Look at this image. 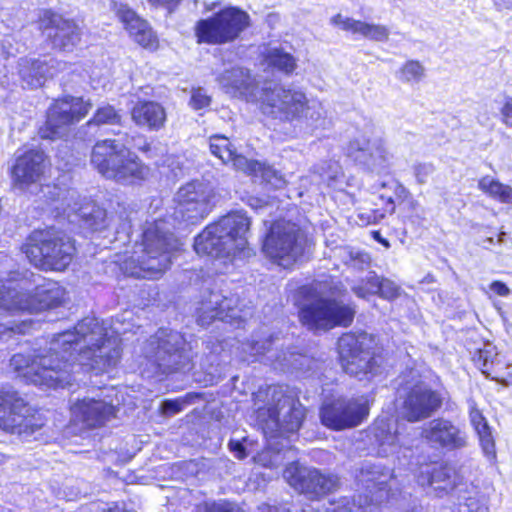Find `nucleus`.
Instances as JSON below:
<instances>
[{
  "label": "nucleus",
  "mask_w": 512,
  "mask_h": 512,
  "mask_svg": "<svg viewBox=\"0 0 512 512\" xmlns=\"http://www.w3.org/2000/svg\"><path fill=\"white\" fill-rule=\"evenodd\" d=\"M442 404L441 395L426 386H416L403 404V416L410 422L430 417Z\"/></svg>",
  "instance_id": "24"
},
{
  "label": "nucleus",
  "mask_w": 512,
  "mask_h": 512,
  "mask_svg": "<svg viewBox=\"0 0 512 512\" xmlns=\"http://www.w3.org/2000/svg\"><path fill=\"white\" fill-rule=\"evenodd\" d=\"M271 343V339H266L265 341L253 340L251 343L245 344L243 350L249 352L252 356H256L268 351Z\"/></svg>",
  "instance_id": "53"
},
{
  "label": "nucleus",
  "mask_w": 512,
  "mask_h": 512,
  "mask_svg": "<svg viewBox=\"0 0 512 512\" xmlns=\"http://www.w3.org/2000/svg\"><path fill=\"white\" fill-rule=\"evenodd\" d=\"M306 98L300 89L275 85L273 88H263L259 100L264 115L282 122H291L300 119Z\"/></svg>",
  "instance_id": "14"
},
{
  "label": "nucleus",
  "mask_w": 512,
  "mask_h": 512,
  "mask_svg": "<svg viewBox=\"0 0 512 512\" xmlns=\"http://www.w3.org/2000/svg\"><path fill=\"white\" fill-rule=\"evenodd\" d=\"M218 81L221 87L233 96H244L247 100H256L260 97L258 83L249 70L242 67H233L222 73Z\"/></svg>",
  "instance_id": "29"
},
{
  "label": "nucleus",
  "mask_w": 512,
  "mask_h": 512,
  "mask_svg": "<svg viewBox=\"0 0 512 512\" xmlns=\"http://www.w3.org/2000/svg\"><path fill=\"white\" fill-rule=\"evenodd\" d=\"M75 215L79 217L81 225L91 230H101L106 227L107 214L106 211L96 203L88 201L84 204L71 208Z\"/></svg>",
  "instance_id": "36"
},
{
  "label": "nucleus",
  "mask_w": 512,
  "mask_h": 512,
  "mask_svg": "<svg viewBox=\"0 0 512 512\" xmlns=\"http://www.w3.org/2000/svg\"><path fill=\"white\" fill-rule=\"evenodd\" d=\"M250 26V16L237 7H227L194 27L197 43L222 45L235 41Z\"/></svg>",
  "instance_id": "10"
},
{
  "label": "nucleus",
  "mask_w": 512,
  "mask_h": 512,
  "mask_svg": "<svg viewBox=\"0 0 512 512\" xmlns=\"http://www.w3.org/2000/svg\"><path fill=\"white\" fill-rule=\"evenodd\" d=\"M121 120V116L111 105H105L99 107L93 118L88 122L89 125H103V124H118Z\"/></svg>",
  "instance_id": "45"
},
{
  "label": "nucleus",
  "mask_w": 512,
  "mask_h": 512,
  "mask_svg": "<svg viewBox=\"0 0 512 512\" xmlns=\"http://www.w3.org/2000/svg\"><path fill=\"white\" fill-rule=\"evenodd\" d=\"M151 9L163 10L171 15L177 9L182 0H146Z\"/></svg>",
  "instance_id": "51"
},
{
  "label": "nucleus",
  "mask_w": 512,
  "mask_h": 512,
  "mask_svg": "<svg viewBox=\"0 0 512 512\" xmlns=\"http://www.w3.org/2000/svg\"><path fill=\"white\" fill-rule=\"evenodd\" d=\"M502 122L512 127V98H508L501 109Z\"/></svg>",
  "instance_id": "57"
},
{
  "label": "nucleus",
  "mask_w": 512,
  "mask_h": 512,
  "mask_svg": "<svg viewBox=\"0 0 512 512\" xmlns=\"http://www.w3.org/2000/svg\"><path fill=\"white\" fill-rule=\"evenodd\" d=\"M265 62L277 71L291 75L298 67V60L281 47H271L264 52Z\"/></svg>",
  "instance_id": "39"
},
{
  "label": "nucleus",
  "mask_w": 512,
  "mask_h": 512,
  "mask_svg": "<svg viewBox=\"0 0 512 512\" xmlns=\"http://www.w3.org/2000/svg\"><path fill=\"white\" fill-rule=\"evenodd\" d=\"M373 435L378 444V454L384 457L397 453L404 442L399 431L397 421H376L373 427Z\"/></svg>",
  "instance_id": "33"
},
{
  "label": "nucleus",
  "mask_w": 512,
  "mask_h": 512,
  "mask_svg": "<svg viewBox=\"0 0 512 512\" xmlns=\"http://www.w3.org/2000/svg\"><path fill=\"white\" fill-rule=\"evenodd\" d=\"M280 20V17L278 14H275V13H270L267 15V18H266V22L270 25V26H274L276 23H278Z\"/></svg>",
  "instance_id": "60"
},
{
  "label": "nucleus",
  "mask_w": 512,
  "mask_h": 512,
  "mask_svg": "<svg viewBox=\"0 0 512 512\" xmlns=\"http://www.w3.org/2000/svg\"><path fill=\"white\" fill-rule=\"evenodd\" d=\"M413 173L417 183L424 185L435 173V166L428 162L417 163L413 166Z\"/></svg>",
  "instance_id": "49"
},
{
  "label": "nucleus",
  "mask_w": 512,
  "mask_h": 512,
  "mask_svg": "<svg viewBox=\"0 0 512 512\" xmlns=\"http://www.w3.org/2000/svg\"><path fill=\"white\" fill-rule=\"evenodd\" d=\"M236 302V299L228 298L220 292H210L208 298H205L197 308L198 323L207 326L214 319L231 323L242 319Z\"/></svg>",
  "instance_id": "22"
},
{
  "label": "nucleus",
  "mask_w": 512,
  "mask_h": 512,
  "mask_svg": "<svg viewBox=\"0 0 512 512\" xmlns=\"http://www.w3.org/2000/svg\"><path fill=\"white\" fill-rule=\"evenodd\" d=\"M373 343V338L366 333L344 334L339 338L341 365L359 381H370L380 372L382 359L371 351Z\"/></svg>",
  "instance_id": "9"
},
{
  "label": "nucleus",
  "mask_w": 512,
  "mask_h": 512,
  "mask_svg": "<svg viewBox=\"0 0 512 512\" xmlns=\"http://www.w3.org/2000/svg\"><path fill=\"white\" fill-rule=\"evenodd\" d=\"M325 112L322 104L315 100H308L306 98V105H304L300 119L307 127L317 129L324 126Z\"/></svg>",
  "instance_id": "42"
},
{
  "label": "nucleus",
  "mask_w": 512,
  "mask_h": 512,
  "mask_svg": "<svg viewBox=\"0 0 512 512\" xmlns=\"http://www.w3.org/2000/svg\"><path fill=\"white\" fill-rule=\"evenodd\" d=\"M71 420L85 428H98L116 416V407L105 398L84 397L70 408Z\"/></svg>",
  "instance_id": "20"
},
{
  "label": "nucleus",
  "mask_w": 512,
  "mask_h": 512,
  "mask_svg": "<svg viewBox=\"0 0 512 512\" xmlns=\"http://www.w3.org/2000/svg\"><path fill=\"white\" fill-rule=\"evenodd\" d=\"M330 23L342 31L370 41L387 42L390 37V29L386 25L357 20L341 13L331 17Z\"/></svg>",
  "instance_id": "30"
},
{
  "label": "nucleus",
  "mask_w": 512,
  "mask_h": 512,
  "mask_svg": "<svg viewBox=\"0 0 512 512\" xmlns=\"http://www.w3.org/2000/svg\"><path fill=\"white\" fill-rule=\"evenodd\" d=\"M358 481L370 494L371 501L379 504L389 498L395 478L390 469L381 465H366L361 469Z\"/></svg>",
  "instance_id": "25"
},
{
  "label": "nucleus",
  "mask_w": 512,
  "mask_h": 512,
  "mask_svg": "<svg viewBox=\"0 0 512 512\" xmlns=\"http://www.w3.org/2000/svg\"><path fill=\"white\" fill-rule=\"evenodd\" d=\"M92 108L89 101L81 97L66 96L55 100L47 111V120L40 128L43 139H62L68 136L72 127L83 119Z\"/></svg>",
  "instance_id": "13"
},
{
  "label": "nucleus",
  "mask_w": 512,
  "mask_h": 512,
  "mask_svg": "<svg viewBox=\"0 0 512 512\" xmlns=\"http://www.w3.org/2000/svg\"><path fill=\"white\" fill-rule=\"evenodd\" d=\"M230 450L234 453L235 457L238 459H244L247 457V453L245 451L242 443L238 441H230L229 443Z\"/></svg>",
  "instance_id": "58"
},
{
  "label": "nucleus",
  "mask_w": 512,
  "mask_h": 512,
  "mask_svg": "<svg viewBox=\"0 0 512 512\" xmlns=\"http://www.w3.org/2000/svg\"><path fill=\"white\" fill-rule=\"evenodd\" d=\"M64 296L63 288L54 281H44L35 288L33 296L18 290L13 282L0 280V316L19 312H37L58 306Z\"/></svg>",
  "instance_id": "7"
},
{
  "label": "nucleus",
  "mask_w": 512,
  "mask_h": 512,
  "mask_svg": "<svg viewBox=\"0 0 512 512\" xmlns=\"http://www.w3.org/2000/svg\"><path fill=\"white\" fill-rule=\"evenodd\" d=\"M138 149H140L141 151H143L145 153H149L151 151V144L144 141L142 146H138Z\"/></svg>",
  "instance_id": "63"
},
{
  "label": "nucleus",
  "mask_w": 512,
  "mask_h": 512,
  "mask_svg": "<svg viewBox=\"0 0 512 512\" xmlns=\"http://www.w3.org/2000/svg\"><path fill=\"white\" fill-rule=\"evenodd\" d=\"M380 198L383 201H386L389 206H391L390 211L394 210V201H393V197L391 195H387L385 193H382V194H380Z\"/></svg>",
  "instance_id": "61"
},
{
  "label": "nucleus",
  "mask_w": 512,
  "mask_h": 512,
  "mask_svg": "<svg viewBox=\"0 0 512 512\" xmlns=\"http://www.w3.org/2000/svg\"><path fill=\"white\" fill-rule=\"evenodd\" d=\"M358 481L370 494L371 501L379 504L389 498L395 478L390 469L381 465H366L361 469Z\"/></svg>",
  "instance_id": "26"
},
{
  "label": "nucleus",
  "mask_w": 512,
  "mask_h": 512,
  "mask_svg": "<svg viewBox=\"0 0 512 512\" xmlns=\"http://www.w3.org/2000/svg\"><path fill=\"white\" fill-rule=\"evenodd\" d=\"M307 238L300 227L289 221L275 222L265 238V254L279 266L289 268L305 253Z\"/></svg>",
  "instance_id": "11"
},
{
  "label": "nucleus",
  "mask_w": 512,
  "mask_h": 512,
  "mask_svg": "<svg viewBox=\"0 0 512 512\" xmlns=\"http://www.w3.org/2000/svg\"><path fill=\"white\" fill-rule=\"evenodd\" d=\"M469 416L471 424L479 436L483 452L489 459H494L496 457L495 442L486 419L474 405L470 407Z\"/></svg>",
  "instance_id": "38"
},
{
  "label": "nucleus",
  "mask_w": 512,
  "mask_h": 512,
  "mask_svg": "<svg viewBox=\"0 0 512 512\" xmlns=\"http://www.w3.org/2000/svg\"><path fill=\"white\" fill-rule=\"evenodd\" d=\"M307 296L299 309V318L309 330H329L337 326L348 327L354 319L355 308L336 299L324 296L316 288L304 287Z\"/></svg>",
  "instance_id": "5"
},
{
  "label": "nucleus",
  "mask_w": 512,
  "mask_h": 512,
  "mask_svg": "<svg viewBox=\"0 0 512 512\" xmlns=\"http://www.w3.org/2000/svg\"><path fill=\"white\" fill-rule=\"evenodd\" d=\"M107 328L94 317L81 320L73 331L57 334L48 349L33 355L15 354L10 366L35 385L64 388L72 383L76 367L103 372L116 365L120 358L119 335L125 333L114 324Z\"/></svg>",
  "instance_id": "1"
},
{
  "label": "nucleus",
  "mask_w": 512,
  "mask_h": 512,
  "mask_svg": "<svg viewBox=\"0 0 512 512\" xmlns=\"http://www.w3.org/2000/svg\"><path fill=\"white\" fill-rule=\"evenodd\" d=\"M75 215L79 217L81 225L91 230H101L106 227L107 214L106 211L96 203L88 201L84 204L71 208Z\"/></svg>",
  "instance_id": "37"
},
{
  "label": "nucleus",
  "mask_w": 512,
  "mask_h": 512,
  "mask_svg": "<svg viewBox=\"0 0 512 512\" xmlns=\"http://www.w3.org/2000/svg\"><path fill=\"white\" fill-rule=\"evenodd\" d=\"M274 404L267 408L268 421L266 428L275 433L274 436L284 433H295L301 427L305 417V409L294 398L273 390Z\"/></svg>",
  "instance_id": "17"
},
{
  "label": "nucleus",
  "mask_w": 512,
  "mask_h": 512,
  "mask_svg": "<svg viewBox=\"0 0 512 512\" xmlns=\"http://www.w3.org/2000/svg\"><path fill=\"white\" fill-rule=\"evenodd\" d=\"M43 426L42 416L36 413L16 391H0L1 430L27 439Z\"/></svg>",
  "instance_id": "12"
},
{
  "label": "nucleus",
  "mask_w": 512,
  "mask_h": 512,
  "mask_svg": "<svg viewBox=\"0 0 512 512\" xmlns=\"http://www.w3.org/2000/svg\"><path fill=\"white\" fill-rule=\"evenodd\" d=\"M347 154L359 165L376 173L388 169L392 159L381 137L367 138L363 135L355 137L348 144Z\"/></svg>",
  "instance_id": "18"
},
{
  "label": "nucleus",
  "mask_w": 512,
  "mask_h": 512,
  "mask_svg": "<svg viewBox=\"0 0 512 512\" xmlns=\"http://www.w3.org/2000/svg\"><path fill=\"white\" fill-rule=\"evenodd\" d=\"M32 325L30 319H24L19 323L13 321L6 324H0V338L11 337L14 334H25Z\"/></svg>",
  "instance_id": "47"
},
{
  "label": "nucleus",
  "mask_w": 512,
  "mask_h": 512,
  "mask_svg": "<svg viewBox=\"0 0 512 512\" xmlns=\"http://www.w3.org/2000/svg\"><path fill=\"white\" fill-rule=\"evenodd\" d=\"M368 413V401L365 397L338 398L323 403L320 419L324 426L339 431L358 426Z\"/></svg>",
  "instance_id": "15"
},
{
  "label": "nucleus",
  "mask_w": 512,
  "mask_h": 512,
  "mask_svg": "<svg viewBox=\"0 0 512 512\" xmlns=\"http://www.w3.org/2000/svg\"><path fill=\"white\" fill-rule=\"evenodd\" d=\"M240 171L256 178H260L275 187H281L285 182L279 172L270 166H266L264 163L255 160L247 159V165L242 167Z\"/></svg>",
  "instance_id": "41"
},
{
  "label": "nucleus",
  "mask_w": 512,
  "mask_h": 512,
  "mask_svg": "<svg viewBox=\"0 0 512 512\" xmlns=\"http://www.w3.org/2000/svg\"><path fill=\"white\" fill-rule=\"evenodd\" d=\"M91 163L105 178L122 184H138L150 173V169L117 140L106 139L96 143Z\"/></svg>",
  "instance_id": "4"
},
{
  "label": "nucleus",
  "mask_w": 512,
  "mask_h": 512,
  "mask_svg": "<svg viewBox=\"0 0 512 512\" xmlns=\"http://www.w3.org/2000/svg\"><path fill=\"white\" fill-rule=\"evenodd\" d=\"M131 118L137 126L159 130L166 121V112L155 101H138L131 110Z\"/></svg>",
  "instance_id": "34"
},
{
  "label": "nucleus",
  "mask_w": 512,
  "mask_h": 512,
  "mask_svg": "<svg viewBox=\"0 0 512 512\" xmlns=\"http://www.w3.org/2000/svg\"><path fill=\"white\" fill-rule=\"evenodd\" d=\"M478 188L494 200L504 204H512V187L491 176L482 177L478 181Z\"/></svg>",
  "instance_id": "40"
},
{
  "label": "nucleus",
  "mask_w": 512,
  "mask_h": 512,
  "mask_svg": "<svg viewBox=\"0 0 512 512\" xmlns=\"http://www.w3.org/2000/svg\"><path fill=\"white\" fill-rule=\"evenodd\" d=\"M460 512H488V507L479 499L468 498L466 503L460 505Z\"/></svg>",
  "instance_id": "54"
},
{
  "label": "nucleus",
  "mask_w": 512,
  "mask_h": 512,
  "mask_svg": "<svg viewBox=\"0 0 512 512\" xmlns=\"http://www.w3.org/2000/svg\"><path fill=\"white\" fill-rule=\"evenodd\" d=\"M358 481L370 494L371 501L379 504L389 498L395 478L390 469L381 465H366L361 469Z\"/></svg>",
  "instance_id": "27"
},
{
  "label": "nucleus",
  "mask_w": 512,
  "mask_h": 512,
  "mask_svg": "<svg viewBox=\"0 0 512 512\" xmlns=\"http://www.w3.org/2000/svg\"><path fill=\"white\" fill-rule=\"evenodd\" d=\"M216 6H217V3L206 4L205 9H206V11H212L213 9H215Z\"/></svg>",
  "instance_id": "64"
},
{
  "label": "nucleus",
  "mask_w": 512,
  "mask_h": 512,
  "mask_svg": "<svg viewBox=\"0 0 512 512\" xmlns=\"http://www.w3.org/2000/svg\"><path fill=\"white\" fill-rule=\"evenodd\" d=\"M210 97L207 95L204 89L198 88L192 91L190 104L194 109H202L210 104Z\"/></svg>",
  "instance_id": "52"
},
{
  "label": "nucleus",
  "mask_w": 512,
  "mask_h": 512,
  "mask_svg": "<svg viewBox=\"0 0 512 512\" xmlns=\"http://www.w3.org/2000/svg\"><path fill=\"white\" fill-rule=\"evenodd\" d=\"M42 25L45 34L56 48L72 50L80 41V27L74 21L65 19L59 14L46 12Z\"/></svg>",
  "instance_id": "23"
},
{
  "label": "nucleus",
  "mask_w": 512,
  "mask_h": 512,
  "mask_svg": "<svg viewBox=\"0 0 512 512\" xmlns=\"http://www.w3.org/2000/svg\"><path fill=\"white\" fill-rule=\"evenodd\" d=\"M46 166V156L40 150H29L17 157L11 171L14 187L23 191L40 182Z\"/></svg>",
  "instance_id": "21"
},
{
  "label": "nucleus",
  "mask_w": 512,
  "mask_h": 512,
  "mask_svg": "<svg viewBox=\"0 0 512 512\" xmlns=\"http://www.w3.org/2000/svg\"><path fill=\"white\" fill-rule=\"evenodd\" d=\"M339 254L342 257L344 264L355 270H364L369 266L370 257L367 253L343 248L339 250Z\"/></svg>",
  "instance_id": "44"
},
{
  "label": "nucleus",
  "mask_w": 512,
  "mask_h": 512,
  "mask_svg": "<svg viewBox=\"0 0 512 512\" xmlns=\"http://www.w3.org/2000/svg\"><path fill=\"white\" fill-rule=\"evenodd\" d=\"M26 257L35 267L63 271L74 255L72 241L54 230L34 231L22 246Z\"/></svg>",
  "instance_id": "6"
},
{
  "label": "nucleus",
  "mask_w": 512,
  "mask_h": 512,
  "mask_svg": "<svg viewBox=\"0 0 512 512\" xmlns=\"http://www.w3.org/2000/svg\"><path fill=\"white\" fill-rule=\"evenodd\" d=\"M115 9L118 18L135 42L146 49H157V35L146 20L140 18L127 4H116Z\"/></svg>",
  "instance_id": "28"
},
{
  "label": "nucleus",
  "mask_w": 512,
  "mask_h": 512,
  "mask_svg": "<svg viewBox=\"0 0 512 512\" xmlns=\"http://www.w3.org/2000/svg\"><path fill=\"white\" fill-rule=\"evenodd\" d=\"M64 66L65 63L53 58L48 61L24 58L19 61V75L28 87L37 88L42 86L48 77H53L63 70Z\"/></svg>",
  "instance_id": "31"
},
{
  "label": "nucleus",
  "mask_w": 512,
  "mask_h": 512,
  "mask_svg": "<svg viewBox=\"0 0 512 512\" xmlns=\"http://www.w3.org/2000/svg\"><path fill=\"white\" fill-rule=\"evenodd\" d=\"M254 460L257 464L267 468H277L282 463V457L279 452H274L271 449L263 450L259 453Z\"/></svg>",
  "instance_id": "48"
},
{
  "label": "nucleus",
  "mask_w": 512,
  "mask_h": 512,
  "mask_svg": "<svg viewBox=\"0 0 512 512\" xmlns=\"http://www.w3.org/2000/svg\"><path fill=\"white\" fill-rule=\"evenodd\" d=\"M287 483L298 492L310 499H317L335 491L339 479L333 474H324L316 468L302 466L298 463L289 464L283 473Z\"/></svg>",
  "instance_id": "16"
},
{
  "label": "nucleus",
  "mask_w": 512,
  "mask_h": 512,
  "mask_svg": "<svg viewBox=\"0 0 512 512\" xmlns=\"http://www.w3.org/2000/svg\"><path fill=\"white\" fill-rule=\"evenodd\" d=\"M333 512H378L376 505H368L365 507L357 506L354 503L337 507Z\"/></svg>",
  "instance_id": "55"
},
{
  "label": "nucleus",
  "mask_w": 512,
  "mask_h": 512,
  "mask_svg": "<svg viewBox=\"0 0 512 512\" xmlns=\"http://www.w3.org/2000/svg\"><path fill=\"white\" fill-rule=\"evenodd\" d=\"M250 219L242 211H234L208 225L196 238L194 249L199 255L214 258L235 257L246 252Z\"/></svg>",
  "instance_id": "3"
},
{
  "label": "nucleus",
  "mask_w": 512,
  "mask_h": 512,
  "mask_svg": "<svg viewBox=\"0 0 512 512\" xmlns=\"http://www.w3.org/2000/svg\"><path fill=\"white\" fill-rule=\"evenodd\" d=\"M145 356L162 374L190 369L191 355L186 340L177 331L160 329L149 339Z\"/></svg>",
  "instance_id": "8"
},
{
  "label": "nucleus",
  "mask_w": 512,
  "mask_h": 512,
  "mask_svg": "<svg viewBox=\"0 0 512 512\" xmlns=\"http://www.w3.org/2000/svg\"><path fill=\"white\" fill-rule=\"evenodd\" d=\"M380 277L375 272H370L367 276L366 282L353 286L352 291L360 298H366L369 295L379 293Z\"/></svg>",
  "instance_id": "46"
},
{
  "label": "nucleus",
  "mask_w": 512,
  "mask_h": 512,
  "mask_svg": "<svg viewBox=\"0 0 512 512\" xmlns=\"http://www.w3.org/2000/svg\"><path fill=\"white\" fill-rule=\"evenodd\" d=\"M400 287L393 281L385 278L380 279L379 295L385 299H394L399 295Z\"/></svg>",
  "instance_id": "50"
},
{
  "label": "nucleus",
  "mask_w": 512,
  "mask_h": 512,
  "mask_svg": "<svg viewBox=\"0 0 512 512\" xmlns=\"http://www.w3.org/2000/svg\"><path fill=\"white\" fill-rule=\"evenodd\" d=\"M209 148L213 155L218 157L223 164L231 165L236 170H241L247 165V158L241 154H237L232 148L228 138L222 135H214L210 137Z\"/></svg>",
  "instance_id": "35"
},
{
  "label": "nucleus",
  "mask_w": 512,
  "mask_h": 512,
  "mask_svg": "<svg viewBox=\"0 0 512 512\" xmlns=\"http://www.w3.org/2000/svg\"><path fill=\"white\" fill-rule=\"evenodd\" d=\"M212 197V188L200 181H192L179 188L173 214L146 223L142 242L137 243L131 255L120 264L123 273L147 279L162 275L171 264L172 252L179 246L172 228L176 223L195 224L206 217L211 210Z\"/></svg>",
  "instance_id": "2"
},
{
  "label": "nucleus",
  "mask_w": 512,
  "mask_h": 512,
  "mask_svg": "<svg viewBox=\"0 0 512 512\" xmlns=\"http://www.w3.org/2000/svg\"><path fill=\"white\" fill-rule=\"evenodd\" d=\"M489 354H490V351L487 350V349L480 350V352H479L480 359L484 360V364H483L484 367H487V365H488V356H489Z\"/></svg>",
  "instance_id": "62"
},
{
  "label": "nucleus",
  "mask_w": 512,
  "mask_h": 512,
  "mask_svg": "<svg viewBox=\"0 0 512 512\" xmlns=\"http://www.w3.org/2000/svg\"><path fill=\"white\" fill-rule=\"evenodd\" d=\"M422 438L433 448L454 451L468 444L467 433L454 422L437 418L428 422L422 429Z\"/></svg>",
  "instance_id": "19"
},
{
  "label": "nucleus",
  "mask_w": 512,
  "mask_h": 512,
  "mask_svg": "<svg viewBox=\"0 0 512 512\" xmlns=\"http://www.w3.org/2000/svg\"><path fill=\"white\" fill-rule=\"evenodd\" d=\"M490 289L494 293H496L499 296H508L510 294V289L500 281H494L490 284Z\"/></svg>",
  "instance_id": "59"
},
{
  "label": "nucleus",
  "mask_w": 512,
  "mask_h": 512,
  "mask_svg": "<svg viewBox=\"0 0 512 512\" xmlns=\"http://www.w3.org/2000/svg\"><path fill=\"white\" fill-rule=\"evenodd\" d=\"M425 76L424 66L417 60H408L397 72V78L403 83H418Z\"/></svg>",
  "instance_id": "43"
},
{
  "label": "nucleus",
  "mask_w": 512,
  "mask_h": 512,
  "mask_svg": "<svg viewBox=\"0 0 512 512\" xmlns=\"http://www.w3.org/2000/svg\"><path fill=\"white\" fill-rule=\"evenodd\" d=\"M457 481L455 470L448 466H425L418 478L421 485L431 486L439 497L452 492L458 485Z\"/></svg>",
  "instance_id": "32"
},
{
  "label": "nucleus",
  "mask_w": 512,
  "mask_h": 512,
  "mask_svg": "<svg viewBox=\"0 0 512 512\" xmlns=\"http://www.w3.org/2000/svg\"><path fill=\"white\" fill-rule=\"evenodd\" d=\"M184 400H166L162 403V410L165 414H176L183 408Z\"/></svg>",
  "instance_id": "56"
}]
</instances>
